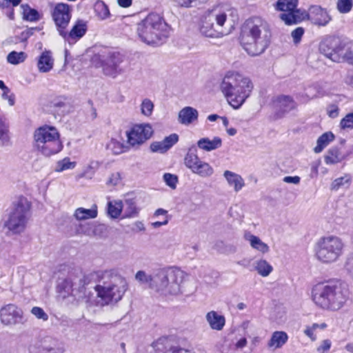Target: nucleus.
I'll use <instances>...</instances> for the list:
<instances>
[{
    "label": "nucleus",
    "instance_id": "nucleus-58",
    "mask_svg": "<svg viewBox=\"0 0 353 353\" xmlns=\"http://www.w3.org/2000/svg\"><path fill=\"white\" fill-rule=\"evenodd\" d=\"M94 173V171L93 170V168L91 165H89L88 167L85 168L83 173L81 174V177H86L91 179Z\"/></svg>",
    "mask_w": 353,
    "mask_h": 353
},
{
    "label": "nucleus",
    "instance_id": "nucleus-61",
    "mask_svg": "<svg viewBox=\"0 0 353 353\" xmlns=\"http://www.w3.org/2000/svg\"><path fill=\"white\" fill-rule=\"evenodd\" d=\"M21 2V0H3L2 3L0 4L3 6H8L10 7V5L12 6H18Z\"/></svg>",
    "mask_w": 353,
    "mask_h": 353
},
{
    "label": "nucleus",
    "instance_id": "nucleus-10",
    "mask_svg": "<svg viewBox=\"0 0 353 353\" xmlns=\"http://www.w3.org/2000/svg\"><path fill=\"white\" fill-rule=\"evenodd\" d=\"M344 243L339 236L329 235L320 238L315 245V256L325 264L334 263L342 256Z\"/></svg>",
    "mask_w": 353,
    "mask_h": 353
},
{
    "label": "nucleus",
    "instance_id": "nucleus-60",
    "mask_svg": "<svg viewBox=\"0 0 353 353\" xmlns=\"http://www.w3.org/2000/svg\"><path fill=\"white\" fill-rule=\"evenodd\" d=\"M314 331L315 330L314 328H313L312 326L307 327L306 329L304 330V334L310 339H311L312 341H315L316 337V335L314 334Z\"/></svg>",
    "mask_w": 353,
    "mask_h": 353
},
{
    "label": "nucleus",
    "instance_id": "nucleus-7",
    "mask_svg": "<svg viewBox=\"0 0 353 353\" xmlns=\"http://www.w3.org/2000/svg\"><path fill=\"white\" fill-rule=\"evenodd\" d=\"M33 145L46 157L59 153L63 149L60 134L53 126L45 125L35 130L33 135Z\"/></svg>",
    "mask_w": 353,
    "mask_h": 353
},
{
    "label": "nucleus",
    "instance_id": "nucleus-45",
    "mask_svg": "<svg viewBox=\"0 0 353 353\" xmlns=\"http://www.w3.org/2000/svg\"><path fill=\"white\" fill-rule=\"evenodd\" d=\"M37 30V28H31L21 32V34L14 37L10 38V42L17 43L18 42H26L28 38L33 34L34 31Z\"/></svg>",
    "mask_w": 353,
    "mask_h": 353
},
{
    "label": "nucleus",
    "instance_id": "nucleus-14",
    "mask_svg": "<svg viewBox=\"0 0 353 353\" xmlns=\"http://www.w3.org/2000/svg\"><path fill=\"white\" fill-rule=\"evenodd\" d=\"M298 0H278L276 8L283 12L280 14V19L285 24L291 25L303 21L307 16L305 11L297 9Z\"/></svg>",
    "mask_w": 353,
    "mask_h": 353
},
{
    "label": "nucleus",
    "instance_id": "nucleus-22",
    "mask_svg": "<svg viewBox=\"0 0 353 353\" xmlns=\"http://www.w3.org/2000/svg\"><path fill=\"white\" fill-rule=\"evenodd\" d=\"M157 270L152 274H148L144 270H139L134 275L135 280L141 285H147L149 288L155 291Z\"/></svg>",
    "mask_w": 353,
    "mask_h": 353
},
{
    "label": "nucleus",
    "instance_id": "nucleus-30",
    "mask_svg": "<svg viewBox=\"0 0 353 353\" xmlns=\"http://www.w3.org/2000/svg\"><path fill=\"white\" fill-rule=\"evenodd\" d=\"M97 206L93 205L90 209L83 208H77L74 214V216L79 221L94 219L97 216Z\"/></svg>",
    "mask_w": 353,
    "mask_h": 353
},
{
    "label": "nucleus",
    "instance_id": "nucleus-57",
    "mask_svg": "<svg viewBox=\"0 0 353 353\" xmlns=\"http://www.w3.org/2000/svg\"><path fill=\"white\" fill-rule=\"evenodd\" d=\"M121 179V174L119 172L113 173L109 180L108 181V184H111L113 185H117Z\"/></svg>",
    "mask_w": 353,
    "mask_h": 353
},
{
    "label": "nucleus",
    "instance_id": "nucleus-6",
    "mask_svg": "<svg viewBox=\"0 0 353 353\" xmlns=\"http://www.w3.org/2000/svg\"><path fill=\"white\" fill-rule=\"evenodd\" d=\"M102 284L96 285L95 290L103 305L116 303L121 300L128 290L126 280L112 271H106L102 276Z\"/></svg>",
    "mask_w": 353,
    "mask_h": 353
},
{
    "label": "nucleus",
    "instance_id": "nucleus-25",
    "mask_svg": "<svg viewBox=\"0 0 353 353\" xmlns=\"http://www.w3.org/2000/svg\"><path fill=\"white\" fill-rule=\"evenodd\" d=\"M348 154L343 153L336 146L330 148L324 157L326 164H336L344 160Z\"/></svg>",
    "mask_w": 353,
    "mask_h": 353
},
{
    "label": "nucleus",
    "instance_id": "nucleus-16",
    "mask_svg": "<svg viewBox=\"0 0 353 353\" xmlns=\"http://www.w3.org/2000/svg\"><path fill=\"white\" fill-rule=\"evenodd\" d=\"M126 134L128 143L135 147L149 139L153 134V130L150 124L143 123L134 125Z\"/></svg>",
    "mask_w": 353,
    "mask_h": 353
},
{
    "label": "nucleus",
    "instance_id": "nucleus-59",
    "mask_svg": "<svg viewBox=\"0 0 353 353\" xmlns=\"http://www.w3.org/2000/svg\"><path fill=\"white\" fill-rule=\"evenodd\" d=\"M301 178L298 176H287L283 178V181L287 183L299 184Z\"/></svg>",
    "mask_w": 353,
    "mask_h": 353
},
{
    "label": "nucleus",
    "instance_id": "nucleus-44",
    "mask_svg": "<svg viewBox=\"0 0 353 353\" xmlns=\"http://www.w3.org/2000/svg\"><path fill=\"white\" fill-rule=\"evenodd\" d=\"M108 148L114 154H120L124 152L128 147L116 139H112L108 145Z\"/></svg>",
    "mask_w": 353,
    "mask_h": 353
},
{
    "label": "nucleus",
    "instance_id": "nucleus-64",
    "mask_svg": "<svg viewBox=\"0 0 353 353\" xmlns=\"http://www.w3.org/2000/svg\"><path fill=\"white\" fill-rule=\"evenodd\" d=\"M39 353H59V351L53 347H43Z\"/></svg>",
    "mask_w": 353,
    "mask_h": 353
},
{
    "label": "nucleus",
    "instance_id": "nucleus-20",
    "mask_svg": "<svg viewBox=\"0 0 353 353\" xmlns=\"http://www.w3.org/2000/svg\"><path fill=\"white\" fill-rule=\"evenodd\" d=\"M85 24L82 21H78L69 32L63 30V33H59V34L65 41L72 43L81 38L85 34Z\"/></svg>",
    "mask_w": 353,
    "mask_h": 353
},
{
    "label": "nucleus",
    "instance_id": "nucleus-24",
    "mask_svg": "<svg viewBox=\"0 0 353 353\" xmlns=\"http://www.w3.org/2000/svg\"><path fill=\"white\" fill-rule=\"evenodd\" d=\"M54 65V59L50 51H44L39 56L37 61V68L40 72L46 73L50 71Z\"/></svg>",
    "mask_w": 353,
    "mask_h": 353
},
{
    "label": "nucleus",
    "instance_id": "nucleus-55",
    "mask_svg": "<svg viewBox=\"0 0 353 353\" xmlns=\"http://www.w3.org/2000/svg\"><path fill=\"white\" fill-rule=\"evenodd\" d=\"M1 97L3 99H7L10 105H13L14 104V95L10 93V90L8 88L3 90Z\"/></svg>",
    "mask_w": 353,
    "mask_h": 353
},
{
    "label": "nucleus",
    "instance_id": "nucleus-26",
    "mask_svg": "<svg viewBox=\"0 0 353 353\" xmlns=\"http://www.w3.org/2000/svg\"><path fill=\"white\" fill-rule=\"evenodd\" d=\"M244 239L249 241L250 246L257 251L265 254L269 252V246L263 242L259 237L247 232L244 234Z\"/></svg>",
    "mask_w": 353,
    "mask_h": 353
},
{
    "label": "nucleus",
    "instance_id": "nucleus-29",
    "mask_svg": "<svg viewBox=\"0 0 353 353\" xmlns=\"http://www.w3.org/2000/svg\"><path fill=\"white\" fill-rule=\"evenodd\" d=\"M223 176L227 180L230 185L234 186L236 192H239L244 186V181L243 178L234 172L226 170L223 173Z\"/></svg>",
    "mask_w": 353,
    "mask_h": 353
},
{
    "label": "nucleus",
    "instance_id": "nucleus-49",
    "mask_svg": "<svg viewBox=\"0 0 353 353\" xmlns=\"http://www.w3.org/2000/svg\"><path fill=\"white\" fill-rule=\"evenodd\" d=\"M150 150L153 152L164 153L169 149L164 143V141L162 140L161 141H154L150 145Z\"/></svg>",
    "mask_w": 353,
    "mask_h": 353
},
{
    "label": "nucleus",
    "instance_id": "nucleus-13",
    "mask_svg": "<svg viewBox=\"0 0 353 353\" xmlns=\"http://www.w3.org/2000/svg\"><path fill=\"white\" fill-rule=\"evenodd\" d=\"M85 276L80 273L76 276H69L59 282L57 289L59 292L63 293V297L72 295L80 300L85 297Z\"/></svg>",
    "mask_w": 353,
    "mask_h": 353
},
{
    "label": "nucleus",
    "instance_id": "nucleus-56",
    "mask_svg": "<svg viewBox=\"0 0 353 353\" xmlns=\"http://www.w3.org/2000/svg\"><path fill=\"white\" fill-rule=\"evenodd\" d=\"M234 347L228 341H225L220 348L221 353H233Z\"/></svg>",
    "mask_w": 353,
    "mask_h": 353
},
{
    "label": "nucleus",
    "instance_id": "nucleus-18",
    "mask_svg": "<svg viewBox=\"0 0 353 353\" xmlns=\"http://www.w3.org/2000/svg\"><path fill=\"white\" fill-rule=\"evenodd\" d=\"M274 103L276 108L275 115L278 119L283 118L286 114L297 108L296 102L288 95L278 96Z\"/></svg>",
    "mask_w": 353,
    "mask_h": 353
},
{
    "label": "nucleus",
    "instance_id": "nucleus-43",
    "mask_svg": "<svg viewBox=\"0 0 353 353\" xmlns=\"http://www.w3.org/2000/svg\"><path fill=\"white\" fill-rule=\"evenodd\" d=\"M353 8V0H337L336 9L341 14H347Z\"/></svg>",
    "mask_w": 353,
    "mask_h": 353
},
{
    "label": "nucleus",
    "instance_id": "nucleus-53",
    "mask_svg": "<svg viewBox=\"0 0 353 353\" xmlns=\"http://www.w3.org/2000/svg\"><path fill=\"white\" fill-rule=\"evenodd\" d=\"M164 143L168 147V149L171 148L175 143H176L179 141L178 134L174 133L171 134L168 137H166L163 140Z\"/></svg>",
    "mask_w": 353,
    "mask_h": 353
},
{
    "label": "nucleus",
    "instance_id": "nucleus-23",
    "mask_svg": "<svg viewBox=\"0 0 353 353\" xmlns=\"http://www.w3.org/2000/svg\"><path fill=\"white\" fill-rule=\"evenodd\" d=\"M205 318L210 327L214 330H222L225 324V317L213 310L208 312Z\"/></svg>",
    "mask_w": 353,
    "mask_h": 353
},
{
    "label": "nucleus",
    "instance_id": "nucleus-12",
    "mask_svg": "<svg viewBox=\"0 0 353 353\" xmlns=\"http://www.w3.org/2000/svg\"><path fill=\"white\" fill-rule=\"evenodd\" d=\"M123 61V56L118 52L105 50L92 59V63L97 68H102L104 74L115 77L121 72L119 64Z\"/></svg>",
    "mask_w": 353,
    "mask_h": 353
},
{
    "label": "nucleus",
    "instance_id": "nucleus-38",
    "mask_svg": "<svg viewBox=\"0 0 353 353\" xmlns=\"http://www.w3.org/2000/svg\"><path fill=\"white\" fill-rule=\"evenodd\" d=\"M255 270L259 275L265 277L272 272L273 268L267 261L261 259L256 262Z\"/></svg>",
    "mask_w": 353,
    "mask_h": 353
},
{
    "label": "nucleus",
    "instance_id": "nucleus-1",
    "mask_svg": "<svg viewBox=\"0 0 353 353\" xmlns=\"http://www.w3.org/2000/svg\"><path fill=\"white\" fill-rule=\"evenodd\" d=\"M272 32L270 24L259 17L248 19L242 25L240 43L251 56L263 54L270 43Z\"/></svg>",
    "mask_w": 353,
    "mask_h": 353
},
{
    "label": "nucleus",
    "instance_id": "nucleus-37",
    "mask_svg": "<svg viewBox=\"0 0 353 353\" xmlns=\"http://www.w3.org/2000/svg\"><path fill=\"white\" fill-rule=\"evenodd\" d=\"M123 208L122 201H109L108 203V214L112 219H117L120 216Z\"/></svg>",
    "mask_w": 353,
    "mask_h": 353
},
{
    "label": "nucleus",
    "instance_id": "nucleus-28",
    "mask_svg": "<svg viewBox=\"0 0 353 353\" xmlns=\"http://www.w3.org/2000/svg\"><path fill=\"white\" fill-rule=\"evenodd\" d=\"M222 145V140L220 137H215L212 140L209 138H202L197 142V146L205 151H212L220 148Z\"/></svg>",
    "mask_w": 353,
    "mask_h": 353
},
{
    "label": "nucleus",
    "instance_id": "nucleus-41",
    "mask_svg": "<svg viewBox=\"0 0 353 353\" xmlns=\"http://www.w3.org/2000/svg\"><path fill=\"white\" fill-rule=\"evenodd\" d=\"M27 54L23 52L12 51L7 56V61L12 65H17L25 61Z\"/></svg>",
    "mask_w": 353,
    "mask_h": 353
},
{
    "label": "nucleus",
    "instance_id": "nucleus-42",
    "mask_svg": "<svg viewBox=\"0 0 353 353\" xmlns=\"http://www.w3.org/2000/svg\"><path fill=\"white\" fill-rule=\"evenodd\" d=\"M352 177L350 174L336 179L332 183V189L338 190L340 188L345 186L348 188L350 185Z\"/></svg>",
    "mask_w": 353,
    "mask_h": 353
},
{
    "label": "nucleus",
    "instance_id": "nucleus-11",
    "mask_svg": "<svg viewBox=\"0 0 353 353\" xmlns=\"http://www.w3.org/2000/svg\"><path fill=\"white\" fill-rule=\"evenodd\" d=\"M227 19L225 13L214 15L212 12L203 14L199 21V33L208 38H221L228 33L223 29Z\"/></svg>",
    "mask_w": 353,
    "mask_h": 353
},
{
    "label": "nucleus",
    "instance_id": "nucleus-63",
    "mask_svg": "<svg viewBox=\"0 0 353 353\" xmlns=\"http://www.w3.org/2000/svg\"><path fill=\"white\" fill-rule=\"evenodd\" d=\"M247 344V340L245 338H241L234 345V349L236 348H243Z\"/></svg>",
    "mask_w": 353,
    "mask_h": 353
},
{
    "label": "nucleus",
    "instance_id": "nucleus-9",
    "mask_svg": "<svg viewBox=\"0 0 353 353\" xmlns=\"http://www.w3.org/2000/svg\"><path fill=\"white\" fill-rule=\"evenodd\" d=\"M320 52L335 62H347L353 65V48L338 37L325 38L319 45Z\"/></svg>",
    "mask_w": 353,
    "mask_h": 353
},
{
    "label": "nucleus",
    "instance_id": "nucleus-51",
    "mask_svg": "<svg viewBox=\"0 0 353 353\" xmlns=\"http://www.w3.org/2000/svg\"><path fill=\"white\" fill-rule=\"evenodd\" d=\"M31 313L39 319H42L43 321L48 319V315L41 307H33L31 310Z\"/></svg>",
    "mask_w": 353,
    "mask_h": 353
},
{
    "label": "nucleus",
    "instance_id": "nucleus-17",
    "mask_svg": "<svg viewBox=\"0 0 353 353\" xmlns=\"http://www.w3.org/2000/svg\"><path fill=\"white\" fill-rule=\"evenodd\" d=\"M52 17L59 33H63L71 19V8L66 3H57L52 11Z\"/></svg>",
    "mask_w": 353,
    "mask_h": 353
},
{
    "label": "nucleus",
    "instance_id": "nucleus-32",
    "mask_svg": "<svg viewBox=\"0 0 353 353\" xmlns=\"http://www.w3.org/2000/svg\"><path fill=\"white\" fill-rule=\"evenodd\" d=\"M319 92L320 91L318 86L312 85L305 88L304 92L299 93L296 98L301 103H307L310 100L317 97Z\"/></svg>",
    "mask_w": 353,
    "mask_h": 353
},
{
    "label": "nucleus",
    "instance_id": "nucleus-40",
    "mask_svg": "<svg viewBox=\"0 0 353 353\" xmlns=\"http://www.w3.org/2000/svg\"><path fill=\"white\" fill-rule=\"evenodd\" d=\"M10 141L9 125L6 120L0 115V143L7 145Z\"/></svg>",
    "mask_w": 353,
    "mask_h": 353
},
{
    "label": "nucleus",
    "instance_id": "nucleus-35",
    "mask_svg": "<svg viewBox=\"0 0 353 353\" xmlns=\"http://www.w3.org/2000/svg\"><path fill=\"white\" fill-rule=\"evenodd\" d=\"M195 148L189 149L184 159V163L189 169H192L200 162L201 159L196 154Z\"/></svg>",
    "mask_w": 353,
    "mask_h": 353
},
{
    "label": "nucleus",
    "instance_id": "nucleus-5",
    "mask_svg": "<svg viewBox=\"0 0 353 353\" xmlns=\"http://www.w3.org/2000/svg\"><path fill=\"white\" fill-rule=\"evenodd\" d=\"M170 30V26L157 13L149 14L137 28L139 37L148 44H161L168 37Z\"/></svg>",
    "mask_w": 353,
    "mask_h": 353
},
{
    "label": "nucleus",
    "instance_id": "nucleus-34",
    "mask_svg": "<svg viewBox=\"0 0 353 353\" xmlns=\"http://www.w3.org/2000/svg\"><path fill=\"white\" fill-rule=\"evenodd\" d=\"M192 172L201 177H209L214 173V169L209 163L201 160Z\"/></svg>",
    "mask_w": 353,
    "mask_h": 353
},
{
    "label": "nucleus",
    "instance_id": "nucleus-2",
    "mask_svg": "<svg viewBox=\"0 0 353 353\" xmlns=\"http://www.w3.org/2000/svg\"><path fill=\"white\" fill-rule=\"evenodd\" d=\"M314 302L323 309L338 310L350 297L346 283L337 279L329 280L315 285L312 288Z\"/></svg>",
    "mask_w": 353,
    "mask_h": 353
},
{
    "label": "nucleus",
    "instance_id": "nucleus-33",
    "mask_svg": "<svg viewBox=\"0 0 353 353\" xmlns=\"http://www.w3.org/2000/svg\"><path fill=\"white\" fill-rule=\"evenodd\" d=\"M334 135L331 132H327L321 135L316 141V146L314 148L315 153H320L333 140Z\"/></svg>",
    "mask_w": 353,
    "mask_h": 353
},
{
    "label": "nucleus",
    "instance_id": "nucleus-15",
    "mask_svg": "<svg viewBox=\"0 0 353 353\" xmlns=\"http://www.w3.org/2000/svg\"><path fill=\"white\" fill-rule=\"evenodd\" d=\"M1 323L6 326L23 325L27 321L23 310L14 304H7L0 310Z\"/></svg>",
    "mask_w": 353,
    "mask_h": 353
},
{
    "label": "nucleus",
    "instance_id": "nucleus-39",
    "mask_svg": "<svg viewBox=\"0 0 353 353\" xmlns=\"http://www.w3.org/2000/svg\"><path fill=\"white\" fill-rule=\"evenodd\" d=\"M21 6L23 10V14L25 20L32 22L40 20L41 14L37 10L31 8L28 4L22 5Z\"/></svg>",
    "mask_w": 353,
    "mask_h": 353
},
{
    "label": "nucleus",
    "instance_id": "nucleus-46",
    "mask_svg": "<svg viewBox=\"0 0 353 353\" xmlns=\"http://www.w3.org/2000/svg\"><path fill=\"white\" fill-rule=\"evenodd\" d=\"M76 165V162L70 161L69 158H64L57 163L56 171L62 172L65 170L73 169Z\"/></svg>",
    "mask_w": 353,
    "mask_h": 353
},
{
    "label": "nucleus",
    "instance_id": "nucleus-62",
    "mask_svg": "<svg viewBox=\"0 0 353 353\" xmlns=\"http://www.w3.org/2000/svg\"><path fill=\"white\" fill-rule=\"evenodd\" d=\"M339 114V108L335 106V105H333L332 107H330V109L328 110V115L332 117V118H335L338 116Z\"/></svg>",
    "mask_w": 353,
    "mask_h": 353
},
{
    "label": "nucleus",
    "instance_id": "nucleus-47",
    "mask_svg": "<svg viewBox=\"0 0 353 353\" xmlns=\"http://www.w3.org/2000/svg\"><path fill=\"white\" fill-rule=\"evenodd\" d=\"M154 109L153 103L148 99H145L143 100L141 105V113L146 116L149 117L152 114Z\"/></svg>",
    "mask_w": 353,
    "mask_h": 353
},
{
    "label": "nucleus",
    "instance_id": "nucleus-48",
    "mask_svg": "<svg viewBox=\"0 0 353 353\" xmlns=\"http://www.w3.org/2000/svg\"><path fill=\"white\" fill-rule=\"evenodd\" d=\"M341 129H352L353 128V112L347 114L340 122Z\"/></svg>",
    "mask_w": 353,
    "mask_h": 353
},
{
    "label": "nucleus",
    "instance_id": "nucleus-31",
    "mask_svg": "<svg viewBox=\"0 0 353 353\" xmlns=\"http://www.w3.org/2000/svg\"><path fill=\"white\" fill-rule=\"evenodd\" d=\"M124 208V218H133L138 216L139 209L137 208L134 199H126L123 203Z\"/></svg>",
    "mask_w": 353,
    "mask_h": 353
},
{
    "label": "nucleus",
    "instance_id": "nucleus-19",
    "mask_svg": "<svg viewBox=\"0 0 353 353\" xmlns=\"http://www.w3.org/2000/svg\"><path fill=\"white\" fill-rule=\"evenodd\" d=\"M312 23L320 26H326L332 19L325 9L319 6H313L310 9Z\"/></svg>",
    "mask_w": 353,
    "mask_h": 353
},
{
    "label": "nucleus",
    "instance_id": "nucleus-52",
    "mask_svg": "<svg viewBox=\"0 0 353 353\" xmlns=\"http://www.w3.org/2000/svg\"><path fill=\"white\" fill-rule=\"evenodd\" d=\"M304 31L305 30L302 27H298L292 32L291 35L294 43L297 44L301 41L304 34Z\"/></svg>",
    "mask_w": 353,
    "mask_h": 353
},
{
    "label": "nucleus",
    "instance_id": "nucleus-27",
    "mask_svg": "<svg viewBox=\"0 0 353 353\" xmlns=\"http://www.w3.org/2000/svg\"><path fill=\"white\" fill-rule=\"evenodd\" d=\"M288 339V336L286 332L283 331L274 332L268 343V346L274 349L281 348L287 343Z\"/></svg>",
    "mask_w": 353,
    "mask_h": 353
},
{
    "label": "nucleus",
    "instance_id": "nucleus-4",
    "mask_svg": "<svg viewBox=\"0 0 353 353\" xmlns=\"http://www.w3.org/2000/svg\"><path fill=\"white\" fill-rule=\"evenodd\" d=\"M32 204L24 196H19L7 210L3 218V228L12 234L23 233L32 216Z\"/></svg>",
    "mask_w": 353,
    "mask_h": 353
},
{
    "label": "nucleus",
    "instance_id": "nucleus-21",
    "mask_svg": "<svg viewBox=\"0 0 353 353\" xmlns=\"http://www.w3.org/2000/svg\"><path fill=\"white\" fill-rule=\"evenodd\" d=\"M199 117L198 111L192 107H185L179 112V122L183 125H188L197 121Z\"/></svg>",
    "mask_w": 353,
    "mask_h": 353
},
{
    "label": "nucleus",
    "instance_id": "nucleus-54",
    "mask_svg": "<svg viewBox=\"0 0 353 353\" xmlns=\"http://www.w3.org/2000/svg\"><path fill=\"white\" fill-rule=\"evenodd\" d=\"M331 341L329 339L323 340L319 346L317 347L316 350L319 353H327L331 347Z\"/></svg>",
    "mask_w": 353,
    "mask_h": 353
},
{
    "label": "nucleus",
    "instance_id": "nucleus-8",
    "mask_svg": "<svg viewBox=\"0 0 353 353\" xmlns=\"http://www.w3.org/2000/svg\"><path fill=\"white\" fill-rule=\"evenodd\" d=\"M184 272L178 269L162 268L157 270L155 292L167 296H177L182 293L181 284Z\"/></svg>",
    "mask_w": 353,
    "mask_h": 353
},
{
    "label": "nucleus",
    "instance_id": "nucleus-36",
    "mask_svg": "<svg viewBox=\"0 0 353 353\" xmlns=\"http://www.w3.org/2000/svg\"><path fill=\"white\" fill-rule=\"evenodd\" d=\"M97 16L101 20L106 19L110 15L108 6L101 0H98L94 6Z\"/></svg>",
    "mask_w": 353,
    "mask_h": 353
},
{
    "label": "nucleus",
    "instance_id": "nucleus-3",
    "mask_svg": "<svg viewBox=\"0 0 353 353\" xmlns=\"http://www.w3.org/2000/svg\"><path fill=\"white\" fill-rule=\"evenodd\" d=\"M253 87L250 78L234 72H227L220 85L227 101L234 109L242 106L250 97Z\"/></svg>",
    "mask_w": 353,
    "mask_h": 353
},
{
    "label": "nucleus",
    "instance_id": "nucleus-50",
    "mask_svg": "<svg viewBox=\"0 0 353 353\" xmlns=\"http://www.w3.org/2000/svg\"><path fill=\"white\" fill-rule=\"evenodd\" d=\"M163 180L166 185L172 189H175L178 182V177L170 173H165L163 174Z\"/></svg>",
    "mask_w": 353,
    "mask_h": 353
}]
</instances>
